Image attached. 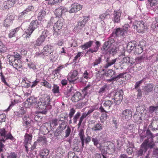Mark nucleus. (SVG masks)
I'll use <instances>...</instances> for the list:
<instances>
[{
    "label": "nucleus",
    "instance_id": "obj_1",
    "mask_svg": "<svg viewBox=\"0 0 158 158\" xmlns=\"http://www.w3.org/2000/svg\"><path fill=\"white\" fill-rule=\"evenodd\" d=\"M51 100L49 95H47L45 98L39 99L37 105V108L39 110V113L46 114L48 110L52 108Z\"/></svg>",
    "mask_w": 158,
    "mask_h": 158
},
{
    "label": "nucleus",
    "instance_id": "obj_2",
    "mask_svg": "<svg viewBox=\"0 0 158 158\" xmlns=\"http://www.w3.org/2000/svg\"><path fill=\"white\" fill-rule=\"evenodd\" d=\"M100 42L95 40H90L85 43L84 44L81 45V48L83 50H85L89 48L87 51L86 53L96 52L100 46Z\"/></svg>",
    "mask_w": 158,
    "mask_h": 158
},
{
    "label": "nucleus",
    "instance_id": "obj_3",
    "mask_svg": "<svg viewBox=\"0 0 158 158\" xmlns=\"http://www.w3.org/2000/svg\"><path fill=\"white\" fill-rule=\"evenodd\" d=\"M43 55L48 56L52 61H55L57 58V54L54 51V48L51 44H47L43 48Z\"/></svg>",
    "mask_w": 158,
    "mask_h": 158
},
{
    "label": "nucleus",
    "instance_id": "obj_4",
    "mask_svg": "<svg viewBox=\"0 0 158 158\" xmlns=\"http://www.w3.org/2000/svg\"><path fill=\"white\" fill-rule=\"evenodd\" d=\"M145 137H147V139L144 140L143 143H144L150 147L154 148L155 143L153 141V138L154 136L149 129H148L146 131Z\"/></svg>",
    "mask_w": 158,
    "mask_h": 158
},
{
    "label": "nucleus",
    "instance_id": "obj_5",
    "mask_svg": "<svg viewBox=\"0 0 158 158\" xmlns=\"http://www.w3.org/2000/svg\"><path fill=\"white\" fill-rule=\"evenodd\" d=\"M39 25L40 24L37 20L32 21L25 31V32L27 34L26 37H30L33 31L35 29L39 27Z\"/></svg>",
    "mask_w": 158,
    "mask_h": 158
},
{
    "label": "nucleus",
    "instance_id": "obj_6",
    "mask_svg": "<svg viewBox=\"0 0 158 158\" xmlns=\"http://www.w3.org/2000/svg\"><path fill=\"white\" fill-rule=\"evenodd\" d=\"M34 8L31 5L28 6L22 12L19 13V19L22 18L28 19L31 17V15L33 13L32 10Z\"/></svg>",
    "mask_w": 158,
    "mask_h": 158
},
{
    "label": "nucleus",
    "instance_id": "obj_7",
    "mask_svg": "<svg viewBox=\"0 0 158 158\" xmlns=\"http://www.w3.org/2000/svg\"><path fill=\"white\" fill-rule=\"evenodd\" d=\"M113 95L114 98H113L114 100V102L116 104H119L122 102L123 97V92H112L110 94L108 95V97H110Z\"/></svg>",
    "mask_w": 158,
    "mask_h": 158
},
{
    "label": "nucleus",
    "instance_id": "obj_8",
    "mask_svg": "<svg viewBox=\"0 0 158 158\" xmlns=\"http://www.w3.org/2000/svg\"><path fill=\"white\" fill-rule=\"evenodd\" d=\"M98 105H95L91 107L90 109L88 111L87 113L86 112L83 113L81 115L79 120V123L77 124L78 128H79L81 126L82 123L84 118H86L89 114L93 112L94 110H98Z\"/></svg>",
    "mask_w": 158,
    "mask_h": 158
},
{
    "label": "nucleus",
    "instance_id": "obj_9",
    "mask_svg": "<svg viewBox=\"0 0 158 158\" xmlns=\"http://www.w3.org/2000/svg\"><path fill=\"white\" fill-rule=\"evenodd\" d=\"M152 148V147L143 143L140 145V148L136 151V155L137 157L141 158L147 151V150L149 149H151Z\"/></svg>",
    "mask_w": 158,
    "mask_h": 158
},
{
    "label": "nucleus",
    "instance_id": "obj_10",
    "mask_svg": "<svg viewBox=\"0 0 158 158\" xmlns=\"http://www.w3.org/2000/svg\"><path fill=\"white\" fill-rule=\"evenodd\" d=\"M134 62V61L133 60V59L131 57L127 56L123 57L119 62V64L121 68L123 69V64H129V65L131 66L133 65Z\"/></svg>",
    "mask_w": 158,
    "mask_h": 158
},
{
    "label": "nucleus",
    "instance_id": "obj_11",
    "mask_svg": "<svg viewBox=\"0 0 158 158\" xmlns=\"http://www.w3.org/2000/svg\"><path fill=\"white\" fill-rule=\"evenodd\" d=\"M134 28L136 29L138 32L143 33L145 31L146 27L144 25V23L143 21H138L136 25H134Z\"/></svg>",
    "mask_w": 158,
    "mask_h": 158
},
{
    "label": "nucleus",
    "instance_id": "obj_12",
    "mask_svg": "<svg viewBox=\"0 0 158 158\" xmlns=\"http://www.w3.org/2000/svg\"><path fill=\"white\" fill-rule=\"evenodd\" d=\"M37 98L34 96L30 97L25 101L24 103L27 107H30L32 106H35L37 105Z\"/></svg>",
    "mask_w": 158,
    "mask_h": 158
},
{
    "label": "nucleus",
    "instance_id": "obj_13",
    "mask_svg": "<svg viewBox=\"0 0 158 158\" xmlns=\"http://www.w3.org/2000/svg\"><path fill=\"white\" fill-rule=\"evenodd\" d=\"M121 12L119 10L114 11L111 15V18L114 23H119L120 22V17Z\"/></svg>",
    "mask_w": 158,
    "mask_h": 158
},
{
    "label": "nucleus",
    "instance_id": "obj_14",
    "mask_svg": "<svg viewBox=\"0 0 158 158\" xmlns=\"http://www.w3.org/2000/svg\"><path fill=\"white\" fill-rule=\"evenodd\" d=\"M82 8V6L79 3H74L71 5L69 7V10L67 11L70 13L77 12Z\"/></svg>",
    "mask_w": 158,
    "mask_h": 158
},
{
    "label": "nucleus",
    "instance_id": "obj_15",
    "mask_svg": "<svg viewBox=\"0 0 158 158\" xmlns=\"http://www.w3.org/2000/svg\"><path fill=\"white\" fill-rule=\"evenodd\" d=\"M24 140L23 143L25 147L26 148V151L28 152V148L27 147L28 144H30L31 140L32 139V135L26 133L24 136Z\"/></svg>",
    "mask_w": 158,
    "mask_h": 158
},
{
    "label": "nucleus",
    "instance_id": "obj_16",
    "mask_svg": "<svg viewBox=\"0 0 158 158\" xmlns=\"http://www.w3.org/2000/svg\"><path fill=\"white\" fill-rule=\"evenodd\" d=\"M67 11L68 10L65 7L60 6L55 10V14L56 17H61L62 15Z\"/></svg>",
    "mask_w": 158,
    "mask_h": 158
},
{
    "label": "nucleus",
    "instance_id": "obj_17",
    "mask_svg": "<svg viewBox=\"0 0 158 158\" xmlns=\"http://www.w3.org/2000/svg\"><path fill=\"white\" fill-rule=\"evenodd\" d=\"M154 85L152 84H148L144 86L143 89V94L148 95L149 93L152 92L154 88Z\"/></svg>",
    "mask_w": 158,
    "mask_h": 158
},
{
    "label": "nucleus",
    "instance_id": "obj_18",
    "mask_svg": "<svg viewBox=\"0 0 158 158\" xmlns=\"http://www.w3.org/2000/svg\"><path fill=\"white\" fill-rule=\"evenodd\" d=\"M77 75L78 71L76 70H74L72 73L70 77H69V76L68 77V79L70 84H74L77 83L76 81L78 79V78H77L75 79H74L77 76Z\"/></svg>",
    "mask_w": 158,
    "mask_h": 158
},
{
    "label": "nucleus",
    "instance_id": "obj_19",
    "mask_svg": "<svg viewBox=\"0 0 158 158\" xmlns=\"http://www.w3.org/2000/svg\"><path fill=\"white\" fill-rule=\"evenodd\" d=\"M77 91L76 89V86L73 85L71 86L70 88L67 89V90L64 92V94L66 98L69 97L70 95L72 96Z\"/></svg>",
    "mask_w": 158,
    "mask_h": 158
},
{
    "label": "nucleus",
    "instance_id": "obj_20",
    "mask_svg": "<svg viewBox=\"0 0 158 158\" xmlns=\"http://www.w3.org/2000/svg\"><path fill=\"white\" fill-rule=\"evenodd\" d=\"M114 40L113 39L111 38L109 39L108 41L105 42L102 45L101 48V50L103 51H106L108 52L110 45L112 42H114Z\"/></svg>",
    "mask_w": 158,
    "mask_h": 158
},
{
    "label": "nucleus",
    "instance_id": "obj_21",
    "mask_svg": "<svg viewBox=\"0 0 158 158\" xmlns=\"http://www.w3.org/2000/svg\"><path fill=\"white\" fill-rule=\"evenodd\" d=\"M132 113L131 111L129 110H124L122 113V117L123 119L128 120L131 118Z\"/></svg>",
    "mask_w": 158,
    "mask_h": 158
},
{
    "label": "nucleus",
    "instance_id": "obj_22",
    "mask_svg": "<svg viewBox=\"0 0 158 158\" xmlns=\"http://www.w3.org/2000/svg\"><path fill=\"white\" fill-rule=\"evenodd\" d=\"M18 0H7L4 2L3 6L6 9H8L11 8Z\"/></svg>",
    "mask_w": 158,
    "mask_h": 158
},
{
    "label": "nucleus",
    "instance_id": "obj_23",
    "mask_svg": "<svg viewBox=\"0 0 158 158\" xmlns=\"http://www.w3.org/2000/svg\"><path fill=\"white\" fill-rule=\"evenodd\" d=\"M123 31L121 28H117L114 30L112 33L111 35L112 36L115 37H119L122 36L123 37L126 36L127 35H124L123 34Z\"/></svg>",
    "mask_w": 158,
    "mask_h": 158
},
{
    "label": "nucleus",
    "instance_id": "obj_24",
    "mask_svg": "<svg viewBox=\"0 0 158 158\" xmlns=\"http://www.w3.org/2000/svg\"><path fill=\"white\" fill-rule=\"evenodd\" d=\"M136 42L135 41L129 42L127 45V51L130 53L135 48L136 46Z\"/></svg>",
    "mask_w": 158,
    "mask_h": 158
},
{
    "label": "nucleus",
    "instance_id": "obj_25",
    "mask_svg": "<svg viewBox=\"0 0 158 158\" xmlns=\"http://www.w3.org/2000/svg\"><path fill=\"white\" fill-rule=\"evenodd\" d=\"M63 18L60 19L59 20H58L56 23H55L54 25L53 28L54 29H56V30H60V29L62 28V27L63 25Z\"/></svg>",
    "mask_w": 158,
    "mask_h": 158
},
{
    "label": "nucleus",
    "instance_id": "obj_26",
    "mask_svg": "<svg viewBox=\"0 0 158 158\" xmlns=\"http://www.w3.org/2000/svg\"><path fill=\"white\" fill-rule=\"evenodd\" d=\"M48 10L47 9L41 10L38 14V19L40 21L42 20L45 16L48 14Z\"/></svg>",
    "mask_w": 158,
    "mask_h": 158
},
{
    "label": "nucleus",
    "instance_id": "obj_27",
    "mask_svg": "<svg viewBox=\"0 0 158 158\" xmlns=\"http://www.w3.org/2000/svg\"><path fill=\"white\" fill-rule=\"evenodd\" d=\"M81 95V93L77 91L71 96V100L73 102H78L80 99Z\"/></svg>",
    "mask_w": 158,
    "mask_h": 158
},
{
    "label": "nucleus",
    "instance_id": "obj_28",
    "mask_svg": "<svg viewBox=\"0 0 158 158\" xmlns=\"http://www.w3.org/2000/svg\"><path fill=\"white\" fill-rule=\"evenodd\" d=\"M116 60L117 59L111 60L110 58L108 57L106 60V63L105 66V68L106 69L114 64L116 62Z\"/></svg>",
    "mask_w": 158,
    "mask_h": 158
},
{
    "label": "nucleus",
    "instance_id": "obj_29",
    "mask_svg": "<svg viewBox=\"0 0 158 158\" xmlns=\"http://www.w3.org/2000/svg\"><path fill=\"white\" fill-rule=\"evenodd\" d=\"M99 148L100 150H102V152L103 154L107 153L108 152V150L110 149V148L107 143L100 144Z\"/></svg>",
    "mask_w": 158,
    "mask_h": 158
},
{
    "label": "nucleus",
    "instance_id": "obj_30",
    "mask_svg": "<svg viewBox=\"0 0 158 158\" xmlns=\"http://www.w3.org/2000/svg\"><path fill=\"white\" fill-rule=\"evenodd\" d=\"M49 153V150L47 149H44L40 151V156L41 158H48Z\"/></svg>",
    "mask_w": 158,
    "mask_h": 158
},
{
    "label": "nucleus",
    "instance_id": "obj_31",
    "mask_svg": "<svg viewBox=\"0 0 158 158\" xmlns=\"http://www.w3.org/2000/svg\"><path fill=\"white\" fill-rule=\"evenodd\" d=\"M24 123L23 125L26 127H30L31 125V123L33 122L32 120L29 117L25 116L23 118Z\"/></svg>",
    "mask_w": 158,
    "mask_h": 158
},
{
    "label": "nucleus",
    "instance_id": "obj_32",
    "mask_svg": "<svg viewBox=\"0 0 158 158\" xmlns=\"http://www.w3.org/2000/svg\"><path fill=\"white\" fill-rule=\"evenodd\" d=\"M38 143L41 144L43 146H45L47 144V140L44 136H42L39 137L37 139Z\"/></svg>",
    "mask_w": 158,
    "mask_h": 158
},
{
    "label": "nucleus",
    "instance_id": "obj_33",
    "mask_svg": "<svg viewBox=\"0 0 158 158\" xmlns=\"http://www.w3.org/2000/svg\"><path fill=\"white\" fill-rule=\"evenodd\" d=\"M113 43L114 42H112L111 44L108 52H109L110 54H112L113 55L115 54L118 50L116 46L114 45Z\"/></svg>",
    "mask_w": 158,
    "mask_h": 158
},
{
    "label": "nucleus",
    "instance_id": "obj_34",
    "mask_svg": "<svg viewBox=\"0 0 158 158\" xmlns=\"http://www.w3.org/2000/svg\"><path fill=\"white\" fill-rule=\"evenodd\" d=\"M20 28V27H18L14 29L10 30L9 34V37L10 38H11L15 36L19 30Z\"/></svg>",
    "mask_w": 158,
    "mask_h": 158
},
{
    "label": "nucleus",
    "instance_id": "obj_35",
    "mask_svg": "<svg viewBox=\"0 0 158 158\" xmlns=\"http://www.w3.org/2000/svg\"><path fill=\"white\" fill-rule=\"evenodd\" d=\"M85 23L80 21L78 22L77 26L74 27V29L77 31H80L82 28L85 27Z\"/></svg>",
    "mask_w": 158,
    "mask_h": 158
},
{
    "label": "nucleus",
    "instance_id": "obj_36",
    "mask_svg": "<svg viewBox=\"0 0 158 158\" xmlns=\"http://www.w3.org/2000/svg\"><path fill=\"white\" fill-rule=\"evenodd\" d=\"M21 61L20 60L16 59L15 61L12 63H10V65L13 66V67L16 69L18 68L19 69L20 68Z\"/></svg>",
    "mask_w": 158,
    "mask_h": 158
},
{
    "label": "nucleus",
    "instance_id": "obj_37",
    "mask_svg": "<svg viewBox=\"0 0 158 158\" xmlns=\"http://www.w3.org/2000/svg\"><path fill=\"white\" fill-rule=\"evenodd\" d=\"M79 135L81 141L82 143V148L84 147V137L85 136L84 134V131L83 130H80L79 132Z\"/></svg>",
    "mask_w": 158,
    "mask_h": 158
},
{
    "label": "nucleus",
    "instance_id": "obj_38",
    "mask_svg": "<svg viewBox=\"0 0 158 158\" xmlns=\"http://www.w3.org/2000/svg\"><path fill=\"white\" fill-rule=\"evenodd\" d=\"M102 129V125L99 122L96 124L92 128V130L95 131H100Z\"/></svg>",
    "mask_w": 158,
    "mask_h": 158
},
{
    "label": "nucleus",
    "instance_id": "obj_39",
    "mask_svg": "<svg viewBox=\"0 0 158 158\" xmlns=\"http://www.w3.org/2000/svg\"><path fill=\"white\" fill-rule=\"evenodd\" d=\"M148 2L147 4L148 7L150 6L152 7L157 5L158 2V0H155L154 1L152 0H148Z\"/></svg>",
    "mask_w": 158,
    "mask_h": 158
},
{
    "label": "nucleus",
    "instance_id": "obj_40",
    "mask_svg": "<svg viewBox=\"0 0 158 158\" xmlns=\"http://www.w3.org/2000/svg\"><path fill=\"white\" fill-rule=\"evenodd\" d=\"M113 104V102L111 101L108 100L105 101L103 103V106L106 109L109 110L112 104Z\"/></svg>",
    "mask_w": 158,
    "mask_h": 158
},
{
    "label": "nucleus",
    "instance_id": "obj_41",
    "mask_svg": "<svg viewBox=\"0 0 158 158\" xmlns=\"http://www.w3.org/2000/svg\"><path fill=\"white\" fill-rule=\"evenodd\" d=\"M45 40V38L44 37L40 36L36 40L35 45L38 46L41 45L44 41Z\"/></svg>",
    "mask_w": 158,
    "mask_h": 158
},
{
    "label": "nucleus",
    "instance_id": "obj_42",
    "mask_svg": "<svg viewBox=\"0 0 158 158\" xmlns=\"http://www.w3.org/2000/svg\"><path fill=\"white\" fill-rule=\"evenodd\" d=\"M102 56H101L94 60L93 63V65L94 67L98 65L102 62Z\"/></svg>",
    "mask_w": 158,
    "mask_h": 158
},
{
    "label": "nucleus",
    "instance_id": "obj_43",
    "mask_svg": "<svg viewBox=\"0 0 158 158\" xmlns=\"http://www.w3.org/2000/svg\"><path fill=\"white\" fill-rule=\"evenodd\" d=\"M108 89V86L107 85H105L100 89L98 93L100 95H102L105 93Z\"/></svg>",
    "mask_w": 158,
    "mask_h": 158
},
{
    "label": "nucleus",
    "instance_id": "obj_44",
    "mask_svg": "<svg viewBox=\"0 0 158 158\" xmlns=\"http://www.w3.org/2000/svg\"><path fill=\"white\" fill-rule=\"evenodd\" d=\"M103 23H102V26L100 30V32L102 34H104L105 31H107L108 29L107 26L103 22Z\"/></svg>",
    "mask_w": 158,
    "mask_h": 158
},
{
    "label": "nucleus",
    "instance_id": "obj_45",
    "mask_svg": "<svg viewBox=\"0 0 158 158\" xmlns=\"http://www.w3.org/2000/svg\"><path fill=\"white\" fill-rule=\"evenodd\" d=\"M143 48L137 45L134 50V52L135 54H139L143 51Z\"/></svg>",
    "mask_w": 158,
    "mask_h": 158
},
{
    "label": "nucleus",
    "instance_id": "obj_46",
    "mask_svg": "<svg viewBox=\"0 0 158 158\" xmlns=\"http://www.w3.org/2000/svg\"><path fill=\"white\" fill-rule=\"evenodd\" d=\"M81 116V112H77V113L74 115L73 118V123L76 124L78 119H79Z\"/></svg>",
    "mask_w": 158,
    "mask_h": 158
},
{
    "label": "nucleus",
    "instance_id": "obj_47",
    "mask_svg": "<svg viewBox=\"0 0 158 158\" xmlns=\"http://www.w3.org/2000/svg\"><path fill=\"white\" fill-rule=\"evenodd\" d=\"M67 124V121L65 120L63 121V122L59 124L58 127L63 131L66 128Z\"/></svg>",
    "mask_w": 158,
    "mask_h": 158
},
{
    "label": "nucleus",
    "instance_id": "obj_48",
    "mask_svg": "<svg viewBox=\"0 0 158 158\" xmlns=\"http://www.w3.org/2000/svg\"><path fill=\"white\" fill-rule=\"evenodd\" d=\"M43 81L41 82L40 83V84L44 86L48 89H50L51 88V85L45 79H44Z\"/></svg>",
    "mask_w": 158,
    "mask_h": 158
},
{
    "label": "nucleus",
    "instance_id": "obj_49",
    "mask_svg": "<svg viewBox=\"0 0 158 158\" xmlns=\"http://www.w3.org/2000/svg\"><path fill=\"white\" fill-rule=\"evenodd\" d=\"M107 76L109 77H112L116 75V72L115 70L112 69H109L107 71Z\"/></svg>",
    "mask_w": 158,
    "mask_h": 158
},
{
    "label": "nucleus",
    "instance_id": "obj_50",
    "mask_svg": "<svg viewBox=\"0 0 158 158\" xmlns=\"http://www.w3.org/2000/svg\"><path fill=\"white\" fill-rule=\"evenodd\" d=\"M64 67L63 65H61L59 66L54 70L52 71V74L55 75V74H56L57 73H59L60 72L61 70Z\"/></svg>",
    "mask_w": 158,
    "mask_h": 158
},
{
    "label": "nucleus",
    "instance_id": "obj_51",
    "mask_svg": "<svg viewBox=\"0 0 158 158\" xmlns=\"http://www.w3.org/2000/svg\"><path fill=\"white\" fill-rule=\"evenodd\" d=\"M136 110L139 112V113L142 114L144 112V111L146 110V109L144 106H141L137 107L136 108Z\"/></svg>",
    "mask_w": 158,
    "mask_h": 158
},
{
    "label": "nucleus",
    "instance_id": "obj_52",
    "mask_svg": "<svg viewBox=\"0 0 158 158\" xmlns=\"http://www.w3.org/2000/svg\"><path fill=\"white\" fill-rule=\"evenodd\" d=\"M6 51V48L5 45L0 40V52L4 53Z\"/></svg>",
    "mask_w": 158,
    "mask_h": 158
},
{
    "label": "nucleus",
    "instance_id": "obj_53",
    "mask_svg": "<svg viewBox=\"0 0 158 158\" xmlns=\"http://www.w3.org/2000/svg\"><path fill=\"white\" fill-rule=\"evenodd\" d=\"M2 142H5V139L3 138L0 139V152H3L4 150L5 149V146L2 143Z\"/></svg>",
    "mask_w": 158,
    "mask_h": 158
},
{
    "label": "nucleus",
    "instance_id": "obj_54",
    "mask_svg": "<svg viewBox=\"0 0 158 158\" xmlns=\"http://www.w3.org/2000/svg\"><path fill=\"white\" fill-rule=\"evenodd\" d=\"M129 27V25L128 24H127L124 25L123 27L121 28L122 29V30L123 31V34H124V35H127V31Z\"/></svg>",
    "mask_w": 158,
    "mask_h": 158
},
{
    "label": "nucleus",
    "instance_id": "obj_55",
    "mask_svg": "<svg viewBox=\"0 0 158 158\" xmlns=\"http://www.w3.org/2000/svg\"><path fill=\"white\" fill-rule=\"evenodd\" d=\"M3 138L5 139V142L8 139H10L12 140H13L15 139L14 138L10 133L6 135L5 134Z\"/></svg>",
    "mask_w": 158,
    "mask_h": 158
},
{
    "label": "nucleus",
    "instance_id": "obj_56",
    "mask_svg": "<svg viewBox=\"0 0 158 158\" xmlns=\"http://www.w3.org/2000/svg\"><path fill=\"white\" fill-rule=\"evenodd\" d=\"M12 23V22H11V21H10L8 19H6L4 20L3 25L6 27H9Z\"/></svg>",
    "mask_w": 158,
    "mask_h": 158
},
{
    "label": "nucleus",
    "instance_id": "obj_57",
    "mask_svg": "<svg viewBox=\"0 0 158 158\" xmlns=\"http://www.w3.org/2000/svg\"><path fill=\"white\" fill-rule=\"evenodd\" d=\"M59 123V120L57 118L53 119L51 121V125L53 127L57 126Z\"/></svg>",
    "mask_w": 158,
    "mask_h": 158
},
{
    "label": "nucleus",
    "instance_id": "obj_58",
    "mask_svg": "<svg viewBox=\"0 0 158 158\" xmlns=\"http://www.w3.org/2000/svg\"><path fill=\"white\" fill-rule=\"evenodd\" d=\"M146 41L144 40H143L139 41V43L138 45L143 49L144 47H146Z\"/></svg>",
    "mask_w": 158,
    "mask_h": 158
},
{
    "label": "nucleus",
    "instance_id": "obj_59",
    "mask_svg": "<svg viewBox=\"0 0 158 158\" xmlns=\"http://www.w3.org/2000/svg\"><path fill=\"white\" fill-rule=\"evenodd\" d=\"M90 85H88L86 87H85L82 90V92L84 94V96H85L87 95L88 94V91L89 89L90 86Z\"/></svg>",
    "mask_w": 158,
    "mask_h": 158
},
{
    "label": "nucleus",
    "instance_id": "obj_60",
    "mask_svg": "<svg viewBox=\"0 0 158 158\" xmlns=\"http://www.w3.org/2000/svg\"><path fill=\"white\" fill-rule=\"evenodd\" d=\"M92 140L94 143V145L97 146V145L99 143V138L96 137H93L92 138Z\"/></svg>",
    "mask_w": 158,
    "mask_h": 158
},
{
    "label": "nucleus",
    "instance_id": "obj_61",
    "mask_svg": "<svg viewBox=\"0 0 158 158\" xmlns=\"http://www.w3.org/2000/svg\"><path fill=\"white\" fill-rule=\"evenodd\" d=\"M109 15V13L107 11H106L105 13L101 14L100 15L99 19H100L101 20H102L103 19H104L106 16Z\"/></svg>",
    "mask_w": 158,
    "mask_h": 158
},
{
    "label": "nucleus",
    "instance_id": "obj_62",
    "mask_svg": "<svg viewBox=\"0 0 158 158\" xmlns=\"http://www.w3.org/2000/svg\"><path fill=\"white\" fill-rule=\"evenodd\" d=\"M71 132V129L70 128L69 126H68L66 130L65 131V135L64 137L65 138L68 137L69 136Z\"/></svg>",
    "mask_w": 158,
    "mask_h": 158
},
{
    "label": "nucleus",
    "instance_id": "obj_63",
    "mask_svg": "<svg viewBox=\"0 0 158 158\" xmlns=\"http://www.w3.org/2000/svg\"><path fill=\"white\" fill-rule=\"evenodd\" d=\"M52 91L54 94L59 93V87L56 85H54Z\"/></svg>",
    "mask_w": 158,
    "mask_h": 158
},
{
    "label": "nucleus",
    "instance_id": "obj_64",
    "mask_svg": "<svg viewBox=\"0 0 158 158\" xmlns=\"http://www.w3.org/2000/svg\"><path fill=\"white\" fill-rule=\"evenodd\" d=\"M68 158H77V156H75V153L73 152H70L68 154Z\"/></svg>",
    "mask_w": 158,
    "mask_h": 158
}]
</instances>
